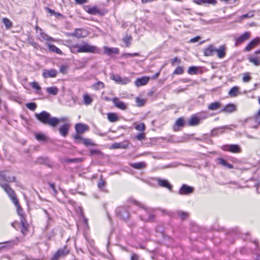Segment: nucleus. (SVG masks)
I'll list each match as a JSON object with an SVG mask.
<instances>
[{
  "label": "nucleus",
  "instance_id": "47",
  "mask_svg": "<svg viewBox=\"0 0 260 260\" xmlns=\"http://www.w3.org/2000/svg\"><path fill=\"white\" fill-rule=\"evenodd\" d=\"M198 67L191 66L190 67L187 71V73L190 75H196L198 73Z\"/></svg>",
  "mask_w": 260,
  "mask_h": 260
},
{
  "label": "nucleus",
  "instance_id": "36",
  "mask_svg": "<svg viewBox=\"0 0 260 260\" xmlns=\"http://www.w3.org/2000/svg\"><path fill=\"white\" fill-rule=\"evenodd\" d=\"M83 99L84 104L86 106L90 105L93 101L92 99L87 93L83 95Z\"/></svg>",
  "mask_w": 260,
  "mask_h": 260
},
{
  "label": "nucleus",
  "instance_id": "44",
  "mask_svg": "<svg viewBox=\"0 0 260 260\" xmlns=\"http://www.w3.org/2000/svg\"><path fill=\"white\" fill-rule=\"evenodd\" d=\"M35 138L39 141H45L47 139V137L45 135L40 133L36 134Z\"/></svg>",
  "mask_w": 260,
  "mask_h": 260
},
{
  "label": "nucleus",
  "instance_id": "43",
  "mask_svg": "<svg viewBox=\"0 0 260 260\" xmlns=\"http://www.w3.org/2000/svg\"><path fill=\"white\" fill-rule=\"evenodd\" d=\"M92 87L96 90H100L101 89H103L105 88V84L103 82L101 81H98L92 85Z\"/></svg>",
  "mask_w": 260,
  "mask_h": 260
},
{
  "label": "nucleus",
  "instance_id": "54",
  "mask_svg": "<svg viewBox=\"0 0 260 260\" xmlns=\"http://www.w3.org/2000/svg\"><path fill=\"white\" fill-rule=\"evenodd\" d=\"M181 62V60L178 57H175L174 58L171 59V63L172 66H174L176 64H179Z\"/></svg>",
  "mask_w": 260,
  "mask_h": 260
},
{
  "label": "nucleus",
  "instance_id": "4",
  "mask_svg": "<svg viewBox=\"0 0 260 260\" xmlns=\"http://www.w3.org/2000/svg\"><path fill=\"white\" fill-rule=\"evenodd\" d=\"M133 203L139 206V207L142 208L144 209V211L148 215V217L147 218L145 216L141 215L140 216V218L141 220H145V221H151L153 220L154 219V216L153 214L151 213V211L149 209L146 208L143 205H142L141 203L135 201L133 200Z\"/></svg>",
  "mask_w": 260,
  "mask_h": 260
},
{
  "label": "nucleus",
  "instance_id": "21",
  "mask_svg": "<svg viewBox=\"0 0 260 260\" xmlns=\"http://www.w3.org/2000/svg\"><path fill=\"white\" fill-rule=\"evenodd\" d=\"M216 161L218 165L222 166V167L225 168L233 169L234 168L232 165L229 164L228 161H226L224 159L222 158H217L216 159Z\"/></svg>",
  "mask_w": 260,
  "mask_h": 260
},
{
  "label": "nucleus",
  "instance_id": "8",
  "mask_svg": "<svg viewBox=\"0 0 260 260\" xmlns=\"http://www.w3.org/2000/svg\"><path fill=\"white\" fill-rule=\"evenodd\" d=\"M69 253V250L67 246L62 248L58 249L57 251L53 255L51 260H58L60 257L66 256Z\"/></svg>",
  "mask_w": 260,
  "mask_h": 260
},
{
  "label": "nucleus",
  "instance_id": "31",
  "mask_svg": "<svg viewBox=\"0 0 260 260\" xmlns=\"http://www.w3.org/2000/svg\"><path fill=\"white\" fill-rule=\"evenodd\" d=\"M221 105L220 102H214L208 105V109L211 111L217 110L221 108Z\"/></svg>",
  "mask_w": 260,
  "mask_h": 260
},
{
  "label": "nucleus",
  "instance_id": "51",
  "mask_svg": "<svg viewBox=\"0 0 260 260\" xmlns=\"http://www.w3.org/2000/svg\"><path fill=\"white\" fill-rule=\"evenodd\" d=\"M30 85L32 88L36 89L37 93H40L41 92V88L37 82H33L30 84Z\"/></svg>",
  "mask_w": 260,
  "mask_h": 260
},
{
  "label": "nucleus",
  "instance_id": "32",
  "mask_svg": "<svg viewBox=\"0 0 260 260\" xmlns=\"http://www.w3.org/2000/svg\"><path fill=\"white\" fill-rule=\"evenodd\" d=\"M239 94V87L234 86L229 90L228 94L230 97H236Z\"/></svg>",
  "mask_w": 260,
  "mask_h": 260
},
{
  "label": "nucleus",
  "instance_id": "58",
  "mask_svg": "<svg viewBox=\"0 0 260 260\" xmlns=\"http://www.w3.org/2000/svg\"><path fill=\"white\" fill-rule=\"evenodd\" d=\"M120 76L118 75H115L114 74H111L110 75L111 79L114 80L116 83L118 82V80L120 78Z\"/></svg>",
  "mask_w": 260,
  "mask_h": 260
},
{
  "label": "nucleus",
  "instance_id": "37",
  "mask_svg": "<svg viewBox=\"0 0 260 260\" xmlns=\"http://www.w3.org/2000/svg\"><path fill=\"white\" fill-rule=\"evenodd\" d=\"M46 91L50 94L55 95L58 92V89L56 86L49 87L46 88Z\"/></svg>",
  "mask_w": 260,
  "mask_h": 260
},
{
  "label": "nucleus",
  "instance_id": "22",
  "mask_svg": "<svg viewBox=\"0 0 260 260\" xmlns=\"http://www.w3.org/2000/svg\"><path fill=\"white\" fill-rule=\"evenodd\" d=\"M20 224L21 226V233L23 235H26L28 232L29 224L27 223L26 218L20 219Z\"/></svg>",
  "mask_w": 260,
  "mask_h": 260
},
{
  "label": "nucleus",
  "instance_id": "7",
  "mask_svg": "<svg viewBox=\"0 0 260 260\" xmlns=\"http://www.w3.org/2000/svg\"><path fill=\"white\" fill-rule=\"evenodd\" d=\"M117 216L121 219L126 220L129 217V212L125 207H119L116 209Z\"/></svg>",
  "mask_w": 260,
  "mask_h": 260
},
{
  "label": "nucleus",
  "instance_id": "23",
  "mask_svg": "<svg viewBox=\"0 0 260 260\" xmlns=\"http://www.w3.org/2000/svg\"><path fill=\"white\" fill-rule=\"evenodd\" d=\"M13 204L15 205V206L16 207L17 213L20 217V220L22 219L23 218H25V214L23 212L22 208L20 206V205L19 203L18 200L15 201V202H14Z\"/></svg>",
  "mask_w": 260,
  "mask_h": 260
},
{
  "label": "nucleus",
  "instance_id": "18",
  "mask_svg": "<svg viewBox=\"0 0 260 260\" xmlns=\"http://www.w3.org/2000/svg\"><path fill=\"white\" fill-rule=\"evenodd\" d=\"M215 47L213 45H209L203 50L204 56H211L214 55L215 53Z\"/></svg>",
  "mask_w": 260,
  "mask_h": 260
},
{
  "label": "nucleus",
  "instance_id": "61",
  "mask_svg": "<svg viewBox=\"0 0 260 260\" xmlns=\"http://www.w3.org/2000/svg\"><path fill=\"white\" fill-rule=\"evenodd\" d=\"M135 138L139 141H142L145 139V136L144 133H141V134H139L138 135H136L135 136Z\"/></svg>",
  "mask_w": 260,
  "mask_h": 260
},
{
  "label": "nucleus",
  "instance_id": "11",
  "mask_svg": "<svg viewBox=\"0 0 260 260\" xmlns=\"http://www.w3.org/2000/svg\"><path fill=\"white\" fill-rule=\"evenodd\" d=\"M193 188L187 184H183L180 188L178 193L181 195H187L192 193Z\"/></svg>",
  "mask_w": 260,
  "mask_h": 260
},
{
  "label": "nucleus",
  "instance_id": "9",
  "mask_svg": "<svg viewBox=\"0 0 260 260\" xmlns=\"http://www.w3.org/2000/svg\"><path fill=\"white\" fill-rule=\"evenodd\" d=\"M251 33L249 31H246L239 37L235 38V46H238L242 44L246 40H248L250 37Z\"/></svg>",
  "mask_w": 260,
  "mask_h": 260
},
{
  "label": "nucleus",
  "instance_id": "10",
  "mask_svg": "<svg viewBox=\"0 0 260 260\" xmlns=\"http://www.w3.org/2000/svg\"><path fill=\"white\" fill-rule=\"evenodd\" d=\"M58 74V71L54 69H44L42 76L44 78H55Z\"/></svg>",
  "mask_w": 260,
  "mask_h": 260
},
{
  "label": "nucleus",
  "instance_id": "39",
  "mask_svg": "<svg viewBox=\"0 0 260 260\" xmlns=\"http://www.w3.org/2000/svg\"><path fill=\"white\" fill-rule=\"evenodd\" d=\"M198 117L199 118L200 121L201 120H203L209 117V114L208 112L203 111L200 112L196 113Z\"/></svg>",
  "mask_w": 260,
  "mask_h": 260
},
{
  "label": "nucleus",
  "instance_id": "30",
  "mask_svg": "<svg viewBox=\"0 0 260 260\" xmlns=\"http://www.w3.org/2000/svg\"><path fill=\"white\" fill-rule=\"evenodd\" d=\"M129 166L134 169L140 170L145 168L147 166V164L144 161H141L135 163H131L129 164Z\"/></svg>",
  "mask_w": 260,
  "mask_h": 260
},
{
  "label": "nucleus",
  "instance_id": "50",
  "mask_svg": "<svg viewBox=\"0 0 260 260\" xmlns=\"http://www.w3.org/2000/svg\"><path fill=\"white\" fill-rule=\"evenodd\" d=\"M184 72V69L182 67L178 66L174 71L173 74L174 75H181Z\"/></svg>",
  "mask_w": 260,
  "mask_h": 260
},
{
  "label": "nucleus",
  "instance_id": "28",
  "mask_svg": "<svg viewBox=\"0 0 260 260\" xmlns=\"http://www.w3.org/2000/svg\"><path fill=\"white\" fill-rule=\"evenodd\" d=\"M192 1L196 4L200 5L205 4L215 5L217 3L216 0H192Z\"/></svg>",
  "mask_w": 260,
  "mask_h": 260
},
{
  "label": "nucleus",
  "instance_id": "5",
  "mask_svg": "<svg viewBox=\"0 0 260 260\" xmlns=\"http://www.w3.org/2000/svg\"><path fill=\"white\" fill-rule=\"evenodd\" d=\"M0 186L2 187L4 190L6 192L7 194L11 199L13 203L18 199L16 198L14 191L10 187V186L7 183H3L0 182Z\"/></svg>",
  "mask_w": 260,
  "mask_h": 260
},
{
  "label": "nucleus",
  "instance_id": "59",
  "mask_svg": "<svg viewBox=\"0 0 260 260\" xmlns=\"http://www.w3.org/2000/svg\"><path fill=\"white\" fill-rule=\"evenodd\" d=\"M105 181L101 179L98 184V187L102 190H105Z\"/></svg>",
  "mask_w": 260,
  "mask_h": 260
},
{
  "label": "nucleus",
  "instance_id": "42",
  "mask_svg": "<svg viewBox=\"0 0 260 260\" xmlns=\"http://www.w3.org/2000/svg\"><path fill=\"white\" fill-rule=\"evenodd\" d=\"M82 143L86 147L96 145V144L92 142V140L87 138L83 139Z\"/></svg>",
  "mask_w": 260,
  "mask_h": 260
},
{
  "label": "nucleus",
  "instance_id": "52",
  "mask_svg": "<svg viewBox=\"0 0 260 260\" xmlns=\"http://www.w3.org/2000/svg\"><path fill=\"white\" fill-rule=\"evenodd\" d=\"M2 21L7 28H9L12 26V23L9 19L4 18L3 19Z\"/></svg>",
  "mask_w": 260,
  "mask_h": 260
},
{
  "label": "nucleus",
  "instance_id": "29",
  "mask_svg": "<svg viewBox=\"0 0 260 260\" xmlns=\"http://www.w3.org/2000/svg\"><path fill=\"white\" fill-rule=\"evenodd\" d=\"M231 129L230 126L228 125L218 127L212 130V135L216 136L219 134H222L224 133L223 129Z\"/></svg>",
  "mask_w": 260,
  "mask_h": 260
},
{
  "label": "nucleus",
  "instance_id": "49",
  "mask_svg": "<svg viewBox=\"0 0 260 260\" xmlns=\"http://www.w3.org/2000/svg\"><path fill=\"white\" fill-rule=\"evenodd\" d=\"M123 41L125 44V46L128 47L131 45L132 37L131 36L126 35L122 39Z\"/></svg>",
  "mask_w": 260,
  "mask_h": 260
},
{
  "label": "nucleus",
  "instance_id": "41",
  "mask_svg": "<svg viewBox=\"0 0 260 260\" xmlns=\"http://www.w3.org/2000/svg\"><path fill=\"white\" fill-rule=\"evenodd\" d=\"M89 154L90 156L98 155L100 156L102 158L104 157V154L99 149H90Z\"/></svg>",
  "mask_w": 260,
  "mask_h": 260
},
{
  "label": "nucleus",
  "instance_id": "19",
  "mask_svg": "<svg viewBox=\"0 0 260 260\" xmlns=\"http://www.w3.org/2000/svg\"><path fill=\"white\" fill-rule=\"evenodd\" d=\"M75 128L77 133L83 134L88 130V126L86 124L78 123L75 125Z\"/></svg>",
  "mask_w": 260,
  "mask_h": 260
},
{
  "label": "nucleus",
  "instance_id": "57",
  "mask_svg": "<svg viewBox=\"0 0 260 260\" xmlns=\"http://www.w3.org/2000/svg\"><path fill=\"white\" fill-rule=\"evenodd\" d=\"M80 133H77L73 136V138L75 140H77V141H78V143H82V139H84L83 138H82L81 135H80Z\"/></svg>",
  "mask_w": 260,
  "mask_h": 260
},
{
  "label": "nucleus",
  "instance_id": "15",
  "mask_svg": "<svg viewBox=\"0 0 260 260\" xmlns=\"http://www.w3.org/2000/svg\"><path fill=\"white\" fill-rule=\"evenodd\" d=\"M112 102L114 106L121 110H124L127 108V105L123 102L119 100V99L117 97L112 98Z\"/></svg>",
  "mask_w": 260,
  "mask_h": 260
},
{
  "label": "nucleus",
  "instance_id": "63",
  "mask_svg": "<svg viewBox=\"0 0 260 260\" xmlns=\"http://www.w3.org/2000/svg\"><path fill=\"white\" fill-rule=\"evenodd\" d=\"M123 56L125 57H133V56H139V54L138 53H124Z\"/></svg>",
  "mask_w": 260,
  "mask_h": 260
},
{
  "label": "nucleus",
  "instance_id": "56",
  "mask_svg": "<svg viewBox=\"0 0 260 260\" xmlns=\"http://www.w3.org/2000/svg\"><path fill=\"white\" fill-rule=\"evenodd\" d=\"M27 108L31 111H34L37 108V105L35 103H29L26 104Z\"/></svg>",
  "mask_w": 260,
  "mask_h": 260
},
{
  "label": "nucleus",
  "instance_id": "40",
  "mask_svg": "<svg viewBox=\"0 0 260 260\" xmlns=\"http://www.w3.org/2000/svg\"><path fill=\"white\" fill-rule=\"evenodd\" d=\"M107 116L109 121L111 122H116L118 120V117L115 113H110L108 114Z\"/></svg>",
  "mask_w": 260,
  "mask_h": 260
},
{
  "label": "nucleus",
  "instance_id": "3",
  "mask_svg": "<svg viewBox=\"0 0 260 260\" xmlns=\"http://www.w3.org/2000/svg\"><path fill=\"white\" fill-rule=\"evenodd\" d=\"M35 29L36 30L37 34V38L38 40H39L41 42H54V39L51 37L49 36L47 34H46L44 31L40 28L38 25H36L35 26Z\"/></svg>",
  "mask_w": 260,
  "mask_h": 260
},
{
  "label": "nucleus",
  "instance_id": "46",
  "mask_svg": "<svg viewBox=\"0 0 260 260\" xmlns=\"http://www.w3.org/2000/svg\"><path fill=\"white\" fill-rule=\"evenodd\" d=\"M83 161L82 158H67L64 159V161L67 163H78Z\"/></svg>",
  "mask_w": 260,
  "mask_h": 260
},
{
  "label": "nucleus",
  "instance_id": "38",
  "mask_svg": "<svg viewBox=\"0 0 260 260\" xmlns=\"http://www.w3.org/2000/svg\"><path fill=\"white\" fill-rule=\"evenodd\" d=\"M184 125V119L183 117L179 118L175 122V125L174 126V130L175 131H177L176 126L183 127Z\"/></svg>",
  "mask_w": 260,
  "mask_h": 260
},
{
  "label": "nucleus",
  "instance_id": "64",
  "mask_svg": "<svg viewBox=\"0 0 260 260\" xmlns=\"http://www.w3.org/2000/svg\"><path fill=\"white\" fill-rule=\"evenodd\" d=\"M68 69L67 66L65 65H61L60 67L59 71L62 74H66Z\"/></svg>",
  "mask_w": 260,
  "mask_h": 260
},
{
  "label": "nucleus",
  "instance_id": "17",
  "mask_svg": "<svg viewBox=\"0 0 260 260\" xmlns=\"http://www.w3.org/2000/svg\"><path fill=\"white\" fill-rule=\"evenodd\" d=\"M70 127V124L69 123H64L62 124L59 128L58 131L61 136L63 137H66L67 136L69 129Z\"/></svg>",
  "mask_w": 260,
  "mask_h": 260
},
{
  "label": "nucleus",
  "instance_id": "12",
  "mask_svg": "<svg viewBox=\"0 0 260 260\" xmlns=\"http://www.w3.org/2000/svg\"><path fill=\"white\" fill-rule=\"evenodd\" d=\"M85 11L88 14L91 15H100L102 16L104 14V13L102 10L99 9L96 6L87 7Z\"/></svg>",
  "mask_w": 260,
  "mask_h": 260
},
{
  "label": "nucleus",
  "instance_id": "33",
  "mask_svg": "<svg viewBox=\"0 0 260 260\" xmlns=\"http://www.w3.org/2000/svg\"><path fill=\"white\" fill-rule=\"evenodd\" d=\"M255 15L254 10H251L248 12L247 13L243 14L239 17V21H241L242 20L253 17Z\"/></svg>",
  "mask_w": 260,
  "mask_h": 260
},
{
  "label": "nucleus",
  "instance_id": "27",
  "mask_svg": "<svg viewBox=\"0 0 260 260\" xmlns=\"http://www.w3.org/2000/svg\"><path fill=\"white\" fill-rule=\"evenodd\" d=\"M200 120L196 114L192 115L188 121L189 126L198 125L200 123Z\"/></svg>",
  "mask_w": 260,
  "mask_h": 260
},
{
  "label": "nucleus",
  "instance_id": "60",
  "mask_svg": "<svg viewBox=\"0 0 260 260\" xmlns=\"http://www.w3.org/2000/svg\"><path fill=\"white\" fill-rule=\"evenodd\" d=\"M178 215L180 217V218L182 219H185L188 216V214L186 212H184L183 211L178 212Z\"/></svg>",
  "mask_w": 260,
  "mask_h": 260
},
{
  "label": "nucleus",
  "instance_id": "48",
  "mask_svg": "<svg viewBox=\"0 0 260 260\" xmlns=\"http://www.w3.org/2000/svg\"><path fill=\"white\" fill-rule=\"evenodd\" d=\"M130 79L128 77L121 78L120 77L117 84L125 85L130 82Z\"/></svg>",
  "mask_w": 260,
  "mask_h": 260
},
{
  "label": "nucleus",
  "instance_id": "13",
  "mask_svg": "<svg viewBox=\"0 0 260 260\" xmlns=\"http://www.w3.org/2000/svg\"><path fill=\"white\" fill-rule=\"evenodd\" d=\"M156 181L158 185L160 187L168 188L171 191H172L173 186L167 180L157 178Z\"/></svg>",
  "mask_w": 260,
  "mask_h": 260
},
{
  "label": "nucleus",
  "instance_id": "35",
  "mask_svg": "<svg viewBox=\"0 0 260 260\" xmlns=\"http://www.w3.org/2000/svg\"><path fill=\"white\" fill-rule=\"evenodd\" d=\"M248 60L250 62L252 63L255 66H260V58L258 57L249 56Z\"/></svg>",
  "mask_w": 260,
  "mask_h": 260
},
{
  "label": "nucleus",
  "instance_id": "16",
  "mask_svg": "<svg viewBox=\"0 0 260 260\" xmlns=\"http://www.w3.org/2000/svg\"><path fill=\"white\" fill-rule=\"evenodd\" d=\"M259 41V39L258 38L253 39L248 43V44L245 47L244 51L245 52L250 51L253 48H254L257 45Z\"/></svg>",
  "mask_w": 260,
  "mask_h": 260
},
{
  "label": "nucleus",
  "instance_id": "55",
  "mask_svg": "<svg viewBox=\"0 0 260 260\" xmlns=\"http://www.w3.org/2000/svg\"><path fill=\"white\" fill-rule=\"evenodd\" d=\"M135 128L139 131H143L145 129V125L144 123H140L135 125Z\"/></svg>",
  "mask_w": 260,
  "mask_h": 260
},
{
  "label": "nucleus",
  "instance_id": "34",
  "mask_svg": "<svg viewBox=\"0 0 260 260\" xmlns=\"http://www.w3.org/2000/svg\"><path fill=\"white\" fill-rule=\"evenodd\" d=\"M48 49L50 51L55 52L58 54L62 55L63 54L61 50L56 47L54 45L48 44Z\"/></svg>",
  "mask_w": 260,
  "mask_h": 260
},
{
  "label": "nucleus",
  "instance_id": "62",
  "mask_svg": "<svg viewBox=\"0 0 260 260\" xmlns=\"http://www.w3.org/2000/svg\"><path fill=\"white\" fill-rule=\"evenodd\" d=\"M136 102H137V105L138 106L140 107L144 105V104L145 103V100L144 99H141L139 98H136Z\"/></svg>",
  "mask_w": 260,
  "mask_h": 260
},
{
  "label": "nucleus",
  "instance_id": "25",
  "mask_svg": "<svg viewBox=\"0 0 260 260\" xmlns=\"http://www.w3.org/2000/svg\"><path fill=\"white\" fill-rule=\"evenodd\" d=\"M119 49L117 48H109L108 47H104V53L107 55H111L112 54H118Z\"/></svg>",
  "mask_w": 260,
  "mask_h": 260
},
{
  "label": "nucleus",
  "instance_id": "20",
  "mask_svg": "<svg viewBox=\"0 0 260 260\" xmlns=\"http://www.w3.org/2000/svg\"><path fill=\"white\" fill-rule=\"evenodd\" d=\"M226 50V48L224 45H221L218 49L215 48V51L219 58H223L225 56Z\"/></svg>",
  "mask_w": 260,
  "mask_h": 260
},
{
  "label": "nucleus",
  "instance_id": "53",
  "mask_svg": "<svg viewBox=\"0 0 260 260\" xmlns=\"http://www.w3.org/2000/svg\"><path fill=\"white\" fill-rule=\"evenodd\" d=\"M251 79V77L249 75V73H246L243 74V76L242 78L243 82L245 83H247L250 81Z\"/></svg>",
  "mask_w": 260,
  "mask_h": 260
},
{
  "label": "nucleus",
  "instance_id": "24",
  "mask_svg": "<svg viewBox=\"0 0 260 260\" xmlns=\"http://www.w3.org/2000/svg\"><path fill=\"white\" fill-rule=\"evenodd\" d=\"M236 110V107L234 104H229L222 109L220 112L225 113H232L235 111Z\"/></svg>",
  "mask_w": 260,
  "mask_h": 260
},
{
  "label": "nucleus",
  "instance_id": "2",
  "mask_svg": "<svg viewBox=\"0 0 260 260\" xmlns=\"http://www.w3.org/2000/svg\"><path fill=\"white\" fill-rule=\"evenodd\" d=\"M35 116L38 120L44 124H48L53 127L56 126L57 121L56 117H51L50 114L45 111H42L38 114H36Z\"/></svg>",
  "mask_w": 260,
  "mask_h": 260
},
{
  "label": "nucleus",
  "instance_id": "1",
  "mask_svg": "<svg viewBox=\"0 0 260 260\" xmlns=\"http://www.w3.org/2000/svg\"><path fill=\"white\" fill-rule=\"evenodd\" d=\"M70 51L73 53H101V50L95 46L90 45L88 42H83L81 44H73L69 47Z\"/></svg>",
  "mask_w": 260,
  "mask_h": 260
},
{
  "label": "nucleus",
  "instance_id": "26",
  "mask_svg": "<svg viewBox=\"0 0 260 260\" xmlns=\"http://www.w3.org/2000/svg\"><path fill=\"white\" fill-rule=\"evenodd\" d=\"M149 78L147 77H143L142 78H138L135 81L136 86L139 87L146 85L149 81Z\"/></svg>",
  "mask_w": 260,
  "mask_h": 260
},
{
  "label": "nucleus",
  "instance_id": "14",
  "mask_svg": "<svg viewBox=\"0 0 260 260\" xmlns=\"http://www.w3.org/2000/svg\"><path fill=\"white\" fill-rule=\"evenodd\" d=\"M253 121H254L257 123V124L254 126H251V127L254 128H257L258 125L260 124V109L253 118H248L245 119L246 123H251Z\"/></svg>",
  "mask_w": 260,
  "mask_h": 260
},
{
  "label": "nucleus",
  "instance_id": "6",
  "mask_svg": "<svg viewBox=\"0 0 260 260\" xmlns=\"http://www.w3.org/2000/svg\"><path fill=\"white\" fill-rule=\"evenodd\" d=\"M222 150L229 151L234 153H238L241 152V148L237 144H225L221 147Z\"/></svg>",
  "mask_w": 260,
  "mask_h": 260
},
{
  "label": "nucleus",
  "instance_id": "45",
  "mask_svg": "<svg viewBox=\"0 0 260 260\" xmlns=\"http://www.w3.org/2000/svg\"><path fill=\"white\" fill-rule=\"evenodd\" d=\"M72 36L77 37L78 38L84 37L82 34V29L80 28H76L72 34Z\"/></svg>",
  "mask_w": 260,
  "mask_h": 260
}]
</instances>
